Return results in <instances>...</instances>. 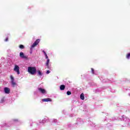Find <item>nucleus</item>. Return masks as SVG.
Returning a JSON list of instances; mask_svg holds the SVG:
<instances>
[{"label":"nucleus","mask_w":130,"mask_h":130,"mask_svg":"<svg viewBox=\"0 0 130 130\" xmlns=\"http://www.w3.org/2000/svg\"><path fill=\"white\" fill-rule=\"evenodd\" d=\"M27 72L29 74H30V75H35V74H36V67H28L27 68Z\"/></svg>","instance_id":"nucleus-1"},{"label":"nucleus","mask_w":130,"mask_h":130,"mask_svg":"<svg viewBox=\"0 0 130 130\" xmlns=\"http://www.w3.org/2000/svg\"><path fill=\"white\" fill-rule=\"evenodd\" d=\"M10 79L12 86L13 87H16V86H17V83L15 82V79L14 78V77H13V75L10 76Z\"/></svg>","instance_id":"nucleus-2"},{"label":"nucleus","mask_w":130,"mask_h":130,"mask_svg":"<svg viewBox=\"0 0 130 130\" xmlns=\"http://www.w3.org/2000/svg\"><path fill=\"white\" fill-rule=\"evenodd\" d=\"M14 71L15 73H17V75H19L20 74V67L18 65H15Z\"/></svg>","instance_id":"nucleus-3"},{"label":"nucleus","mask_w":130,"mask_h":130,"mask_svg":"<svg viewBox=\"0 0 130 130\" xmlns=\"http://www.w3.org/2000/svg\"><path fill=\"white\" fill-rule=\"evenodd\" d=\"M39 42H40V39L37 40L35 42V43L32 45L30 49L32 50V48H34L35 46H36V45H38V44H39Z\"/></svg>","instance_id":"nucleus-4"},{"label":"nucleus","mask_w":130,"mask_h":130,"mask_svg":"<svg viewBox=\"0 0 130 130\" xmlns=\"http://www.w3.org/2000/svg\"><path fill=\"white\" fill-rule=\"evenodd\" d=\"M38 90L40 93H42V94H45L46 93H47L46 90L42 88H39Z\"/></svg>","instance_id":"nucleus-5"},{"label":"nucleus","mask_w":130,"mask_h":130,"mask_svg":"<svg viewBox=\"0 0 130 130\" xmlns=\"http://www.w3.org/2000/svg\"><path fill=\"white\" fill-rule=\"evenodd\" d=\"M10 89L8 87H5L4 92L6 94H10Z\"/></svg>","instance_id":"nucleus-6"},{"label":"nucleus","mask_w":130,"mask_h":130,"mask_svg":"<svg viewBox=\"0 0 130 130\" xmlns=\"http://www.w3.org/2000/svg\"><path fill=\"white\" fill-rule=\"evenodd\" d=\"M42 101L43 102H51L52 100L50 99V98H46L42 99Z\"/></svg>","instance_id":"nucleus-7"},{"label":"nucleus","mask_w":130,"mask_h":130,"mask_svg":"<svg viewBox=\"0 0 130 130\" xmlns=\"http://www.w3.org/2000/svg\"><path fill=\"white\" fill-rule=\"evenodd\" d=\"M19 56L21 57V58H27V56H25L24 53L22 52H20Z\"/></svg>","instance_id":"nucleus-8"},{"label":"nucleus","mask_w":130,"mask_h":130,"mask_svg":"<svg viewBox=\"0 0 130 130\" xmlns=\"http://www.w3.org/2000/svg\"><path fill=\"white\" fill-rule=\"evenodd\" d=\"M49 61H50V60L49 59H47L46 65L48 69H49Z\"/></svg>","instance_id":"nucleus-9"},{"label":"nucleus","mask_w":130,"mask_h":130,"mask_svg":"<svg viewBox=\"0 0 130 130\" xmlns=\"http://www.w3.org/2000/svg\"><path fill=\"white\" fill-rule=\"evenodd\" d=\"M66 88V86H64V85H61L60 86V90H64V89Z\"/></svg>","instance_id":"nucleus-10"},{"label":"nucleus","mask_w":130,"mask_h":130,"mask_svg":"<svg viewBox=\"0 0 130 130\" xmlns=\"http://www.w3.org/2000/svg\"><path fill=\"white\" fill-rule=\"evenodd\" d=\"M80 99L82 100H84L85 99V95H84V93H81L80 95Z\"/></svg>","instance_id":"nucleus-11"},{"label":"nucleus","mask_w":130,"mask_h":130,"mask_svg":"<svg viewBox=\"0 0 130 130\" xmlns=\"http://www.w3.org/2000/svg\"><path fill=\"white\" fill-rule=\"evenodd\" d=\"M37 72H38V74L39 76H42L43 73H42V72L41 71H40V70H38L37 71Z\"/></svg>","instance_id":"nucleus-12"},{"label":"nucleus","mask_w":130,"mask_h":130,"mask_svg":"<svg viewBox=\"0 0 130 130\" xmlns=\"http://www.w3.org/2000/svg\"><path fill=\"white\" fill-rule=\"evenodd\" d=\"M4 102H5V98H3L1 99V103H4Z\"/></svg>","instance_id":"nucleus-13"},{"label":"nucleus","mask_w":130,"mask_h":130,"mask_svg":"<svg viewBox=\"0 0 130 130\" xmlns=\"http://www.w3.org/2000/svg\"><path fill=\"white\" fill-rule=\"evenodd\" d=\"M19 48H21V49H23L24 48V46L23 45H20L19 46Z\"/></svg>","instance_id":"nucleus-14"},{"label":"nucleus","mask_w":130,"mask_h":130,"mask_svg":"<svg viewBox=\"0 0 130 130\" xmlns=\"http://www.w3.org/2000/svg\"><path fill=\"white\" fill-rule=\"evenodd\" d=\"M130 57V53L127 54V56H126V58H127L128 59Z\"/></svg>","instance_id":"nucleus-15"},{"label":"nucleus","mask_w":130,"mask_h":130,"mask_svg":"<svg viewBox=\"0 0 130 130\" xmlns=\"http://www.w3.org/2000/svg\"><path fill=\"white\" fill-rule=\"evenodd\" d=\"M67 95H71L72 94V92H71V91H67Z\"/></svg>","instance_id":"nucleus-16"},{"label":"nucleus","mask_w":130,"mask_h":130,"mask_svg":"<svg viewBox=\"0 0 130 130\" xmlns=\"http://www.w3.org/2000/svg\"><path fill=\"white\" fill-rule=\"evenodd\" d=\"M43 52H44V54L45 55V56L47 55V54L46 53V52L44 51H43Z\"/></svg>","instance_id":"nucleus-17"},{"label":"nucleus","mask_w":130,"mask_h":130,"mask_svg":"<svg viewBox=\"0 0 130 130\" xmlns=\"http://www.w3.org/2000/svg\"><path fill=\"white\" fill-rule=\"evenodd\" d=\"M91 72H92V74H95L94 73V69H93V68H91Z\"/></svg>","instance_id":"nucleus-18"},{"label":"nucleus","mask_w":130,"mask_h":130,"mask_svg":"<svg viewBox=\"0 0 130 130\" xmlns=\"http://www.w3.org/2000/svg\"><path fill=\"white\" fill-rule=\"evenodd\" d=\"M50 73V71L49 70H48L46 72V74H48Z\"/></svg>","instance_id":"nucleus-19"},{"label":"nucleus","mask_w":130,"mask_h":130,"mask_svg":"<svg viewBox=\"0 0 130 130\" xmlns=\"http://www.w3.org/2000/svg\"><path fill=\"white\" fill-rule=\"evenodd\" d=\"M45 57H46V59H48V56H47V55H46L45 56Z\"/></svg>","instance_id":"nucleus-20"},{"label":"nucleus","mask_w":130,"mask_h":130,"mask_svg":"<svg viewBox=\"0 0 130 130\" xmlns=\"http://www.w3.org/2000/svg\"><path fill=\"white\" fill-rule=\"evenodd\" d=\"M8 38H7L6 39V40H5V41H8Z\"/></svg>","instance_id":"nucleus-21"},{"label":"nucleus","mask_w":130,"mask_h":130,"mask_svg":"<svg viewBox=\"0 0 130 130\" xmlns=\"http://www.w3.org/2000/svg\"><path fill=\"white\" fill-rule=\"evenodd\" d=\"M123 120H124L125 121H126V118H124Z\"/></svg>","instance_id":"nucleus-22"},{"label":"nucleus","mask_w":130,"mask_h":130,"mask_svg":"<svg viewBox=\"0 0 130 130\" xmlns=\"http://www.w3.org/2000/svg\"><path fill=\"white\" fill-rule=\"evenodd\" d=\"M127 121H129V119H127Z\"/></svg>","instance_id":"nucleus-23"},{"label":"nucleus","mask_w":130,"mask_h":130,"mask_svg":"<svg viewBox=\"0 0 130 130\" xmlns=\"http://www.w3.org/2000/svg\"><path fill=\"white\" fill-rule=\"evenodd\" d=\"M122 117H125V116H123Z\"/></svg>","instance_id":"nucleus-24"},{"label":"nucleus","mask_w":130,"mask_h":130,"mask_svg":"<svg viewBox=\"0 0 130 130\" xmlns=\"http://www.w3.org/2000/svg\"><path fill=\"white\" fill-rule=\"evenodd\" d=\"M5 125H6V123H5Z\"/></svg>","instance_id":"nucleus-25"}]
</instances>
